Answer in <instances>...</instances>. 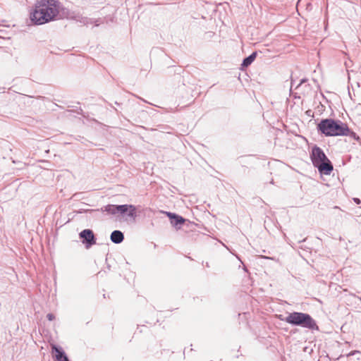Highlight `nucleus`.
<instances>
[{
  "label": "nucleus",
  "instance_id": "423d86ee",
  "mask_svg": "<svg viewBox=\"0 0 361 361\" xmlns=\"http://www.w3.org/2000/svg\"><path fill=\"white\" fill-rule=\"evenodd\" d=\"M79 237L82 243L85 245L87 249L91 247L96 244V238L91 229H84L79 233Z\"/></svg>",
  "mask_w": 361,
  "mask_h": 361
},
{
  "label": "nucleus",
  "instance_id": "20e7f679",
  "mask_svg": "<svg viewBox=\"0 0 361 361\" xmlns=\"http://www.w3.org/2000/svg\"><path fill=\"white\" fill-rule=\"evenodd\" d=\"M285 322L293 326H299L310 330L319 331L315 320L307 313L293 312L285 318Z\"/></svg>",
  "mask_w": 361,
  "mask_h": 361
},
{
  "label": "nucleus",
  "instance_id": "f8f14e48",
  "mask_svg": "<svg viewBox=\"0 0 361 361\" xmlns=\"http://www.w3.org/2000/svg\"><path fill=\"white\" fill-rule=\"evenodd\" d=\"M348 361H361V352L353 350L347 355Z\"/></svg>",
  "mask_w": 361,
  "mask_h": 361
},
{
  "label": "nucleus",
  "instance_id": "f03ea898",
  "mask_svg": "<svg viewBox=\"0 0 361 361\" xmlns=\"http://www.w3.org/2000/svg\"><path fill=\"white\" fill-rule=\"evenodd\" d=\"M320 134L326 137L343 136L348 132V125L340 120L323 118L317 126Z\"/></svg>",
  "mask_w": 361,
  "mask_h": 361
},
{
  "label": "nucleus",
  "instance_id": "dca6fc26",
  "mask_svg": "<svg viewBox=\"0 0 361 361\" xmlns=\"http://www.w3.org/2000/svg\"><path fill=\"white\" fill-rule=\"evenodd\" d=\"M353 201L357 204H360L361 203V200L357 197H354Z\"/></svg>",
  "mask_w": 361,
  "mask_h": 361
},
{
  "label": "nucleus",
  "instance_id": "1a4fd4ad",
  "mask_svg": "<svg viewBox=\"0 0 361 361\" xmlns=\"http://www.w3.org/2000/svg\"><path fill=\"white\" fill-rule=\"evenodd\" d=\"M73 19L76 22H78L84 25H88L89 24H92L94 23V20L87 17L82 16L80 15H76L73 17ZM98 20H95V26H98L99 23H97Z\"/></svg>",
  "mask_w": 361,
  "mask_h": 361
},
{
  "label": "nucleus",
  "instance_id": "6ab92c4d",
  "mask_svg": "<svg viewBox=\"0 0 361 361\" xmlns=\"http://www.w3.org/2000/svg\"><path fill=\"white\" fill-rule=\"evenodd\" d=\"M293 86H295V84H294L293 81L292 80V81H291V88H292Z\"/></svg>",
  "mask_w": 361,
  "mask_h": 361
},
{
  "label": "nucleus",
  "instance_id": "0eeeda50",
  "mask_svg": "<svg viewBox=\"0 0 361 361\" xmlns=\"http://www.w3.org/2000/svg\"><path fill=\"white\" fill-rule=\"evenodd\" d=\"M162 212L166 214V216L169 218L172 226L176 227L177 229H179L180 226L183 224L186 221L185 219H184L181 216L176 214L175 213H172V212Z\"/></svg>",
  "mask_w": 361,
  "mask_h": 361
},
{
  "label": "nucleus",
  "instance_id": "4468645a",
  "mask_svg": "<svg viewBox=\"0 0 361 361\" xmlns=\"http://www.w3.org/2000/svg\"><path fill=\"white\" fill-rule=\"evenodd\" d=\"M47 318L48 320L52 321V320L54 319L55 317H54V315L53 314L49 313L47 315Z\"/></svg>",
  "mask_w": 361,
  "mask_h": 361
},
{
  "label": "nucleus",
  "instance_id": "39448f33",
  "mask_svg": "<svg viewBox=\"0 0 361 361\" xmlns=\"http://www.w3.org/2000/svg\"><path fill=\"white\" fill-rule=\"evenodd\" d=\"M101 211L110 215H126L133 220L137 217L136 207L133 204H107L102 207Z\"/></svg>",
  "mask_w": 361,
  "mask_h": 361
},
{
  "label": "nucleus",
  "instance_id": "7ed1b4c3",
  "mask_svg": "<svg viewBox=\"0 0 361 361\" xmlns=\"http://www.w3.org/2000/svg\"><path fill=\"white\" fill-rule=\"evenodd\" d=\"M310 159L313 166L318 169L320 173L329 175L332 172L333 165L319 147L314 145L312 148Z\"/></svg>",
  "mask_w": 361,
  "mask_h": 361
},
{
  "label": "nucleus",
  "instance_id": "6e6552de",
  "mask_svg": "<svg viewBox=\"0 0 361 361\" xmlns=\"http://www.w3.org/2000/svg\"><path fill=\"white\" fill-rule=\"evenodd\" d=\"M52 351L55 353V358L57 361H70L61 347L53 345Z\"/></svg>",
  "mask_w": 361,
  "mask_h": 361
},
{
  "label": "nucleus",
  "instance_id": "9d476101",
  "mask_svg": "<svg viewBox=\"0 0 361 361\" xmlns=\"http://www.w3.org/2000/svg\"><path fill=\"white\" fill-rule=\"evenodd\" d=\"M110 239L112 243L119 244L123 241L124 235L121 231L115 230L111 233Z\"/></svg>",
  "mask_w": 361,
  "mask_h": 361
},
{
  "label": "nucleus",
  "instance_id": "9b49d317",
  "mask_svg": "<svg viewBox=\"0 0 361 361\" xmlns=\"http://www.w3.org/2000/svg\"><path fill=\"white\" fill-rule=\"evenodd\" d=\"M257 52L255 51V52H252L250 55H249L248 56L245 57L243 61V63L241 64V66L243 67V68H247V66H249L250 65H251V63L255 61V59H256L257 57Z\"/></svg>",
  "mask_w": 361,
  "mask_h": 361
},
{
  "label": "nucleus",
  "instance_id": "a211bd4d",
  "mask_svg": "<svg viewBox=\"0 0 361 361\" xmlns=\"http://www.w3.org/2000/svg\"><path fill=\"white\" fill-rule=\"evenodd\" d=\"M293 86H295V84H294L293 81L292 80V81H291V88H292Z\"/></svg>",
  "mask_w": 361,
  "mask_h": 361
},
{
  "label": "nucleus",
  "instance_id": "ddd939ff",
  "mask_svg": "<svg viewBox=\"0 0 361 361\" xmlns=\"http://www.w3.org/2000/svg\"><path fill=\"white\" fill-rule=\"evenodd\" d=\"M343 136H349L350 137L353 138V140H356L360 144H361V138L360 137V136H358L355 132L351 130L348 127V132H346V134H345Z\"/></svg>",
  "mask_w": 361,
  "mask_h": 361
},
{
  "label": "nucleus",
  "instance_id": "2eb2a0df",
  "mask_svg": "<svg viewBox=\"0 0 361 361\" xmlns=\"http://www.w3.org/2000/svg\"><path fill=\"white\" fill-rule=\"evenodd\" d=\"M307 80L305 79V78H303L300 80V83L295 87V88H298L302 84H303L304 82H307Z\"/></svg>",
  "mask_w": 361,
  "mask_h": 361
},
{
  "label": "nucleus",
  "instance_id": "f3484780",
  "mask_svg": "<svg viewBox=\"0 0 361 361\" xmlns=\"http://www.w3.org/2000/svg\"><path fill=\"white\" fill-rule=\"evenodd\" d=\"M277 317H278L280 320H281V321H284V322H285V318H286V317H283L282 314H279V315H278V316H277Z\"/></svg>",
  "mask_w": 361,
  "mask_h": 361
},
{
  "label": "nucleus",
  "instance_id": "f257e3e1",
  "mask_svg": "<svg viewBox=\"0 0 361 361\" xmlns=\"http://www.w3.org/2000/svg\"><path fill=\"white\" fill-rule=\"evenodd\" d=\"M61 3L59 0H37L30 13V20L35 25H44L56 20Z\"/></svg>",
  "mask_w": 361,
  "mask_h": 361
}]
</instances>
